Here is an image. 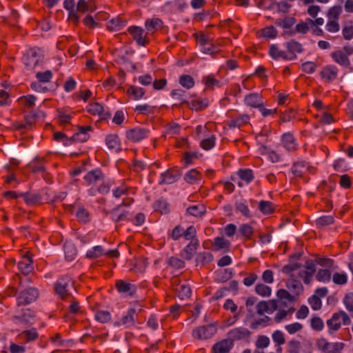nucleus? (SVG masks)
<instances>
[{"mask_svg":"<svg viewBox=\"0 0 353 353\" xmlns=\"http://www.w3.org/2000/svg\"><path fill=\"white\" fill-rule=\"evenodd\" d=\"M179 82L182 87L186 89H190L194 85V79L188 74L181 75L179 77Z\"/></svg>","mask_w":353,"mask_h":353,"instance_id":"79ce46f5","label":"nucleus"},{"mask_svg":"<svg viewBox=\"0 0 353 353\" xmlns=\"http://www.w3.org/2000/svg\"><path fill=\"white\" fill-rule=\"evenodd\" d=\"M306 270H301L299 273V276L303 279L304 283L309 285L313 278L315 272V267L313 263L307 264Z\"/></svg>","mask_w":353,"mask_h":353,"instance_id":"aec40b11","label":"nucleus"},{"mask_svg":"<svg viewBox=\"0 0 353 353\" xmlns=\"http://www.w3.org/2000/svg\"><path fill=\"white\" fill-rule=\"evenodd\" d=\"M70 288H74V282L68 276L60 278L54 284L55 292L61 299H64L69 295Z\"/></svg>","mask_w":353,"mask_h":353,"instance_id":"20e7f679","label":"nucleus"},{"mask_svg":"<svg viewBox=\"0 0 353 353\" xmlns=\"http://www.w3.org/2000/svg\"><path fill=\"white\" fill-rule=\"evenodd\" d=\"M202 82L205 83L206 88L212 89L214 87H221V84L219 81L216 79L213 75L204 77Z\"/></svg>","mask_w":353,"mask_h":353,"instance_id":"c03bdc74","label":"nucleus"},{"mask_svg":"<svg viewBox=\"0 0 353 353\" xmlns=\"http://www.w3.org/2000/svg\"><path fill=\"white\" fill-rule=\"evenodd\" d=\"M213 259V255L208 252L199 253L195 258L197 264L205 265L210 263Z\"/></svg>","mask_w":353,"mask_h":353,"instance_id":"4c0bfd02","label":"nucleus"},{"mask_svg":"<svg viewBox=\"0 0 353 353\" xmlns=\"http://www.w3.org/2000/svg\"><path fill=\"white\" fill-rule=\"evenodd\" d=\"M316 279L319 282L327 283L331 280V272L328 269H320L316 274Z\"/></svg>","mask_w":353,"mask_h":353,"instance_id":"ea45409f","label":"nucleus"},{"mask_svg":"<svg viewBox=\"0 0 353 353\" xmlns=\"http://www.w3.org/2000/svg\"><path fill=\"white\" fill-rule=\"evenodd\" d=\"M233 347V343L228 339L216 343L212 347V353H229Z\"/></svg>","mask_w":353,"mask_h":353,"instance_id":"2eb2a0df","label":"nucleus"},{"mask_svg":"<svg viewBox=\"0 0 353 353\" xmlns=\"http://www.w3.org/2000/svg\"><path fill=\"white\" fill-rule=\"evenodd\" d=\"M239 231L241 234L247 239H250L252 234H253V228L248 224H243L240 227Z\"/></svg>","mask_w":353,"mask_h":353,"instance_id":"774afa93","label":"nucleus"},{"mask_svg":"<svg viewBox=\"0 0 353 353\" xmlns=\"http://www.w3.org/2000/svg\"><path fill=\"white\" fill-rule=\"evenodd\" d=\"M127 94L134 99L139 100L143 97L145 90L142 88L131 85L128 89Z\"/></svg>","mask_w":353,"mask_h":353,"instance_id":"72a5a7b5","label":"nucleus"},{"mask_svg":"<svg viewBox=\"0 0 353 353\" xmlns=\"http://www.w3.org/2000/svg\"><path fill=\"white\" fill-rule=\"evenodd\" d=\"M259 208L262 213L265 214L274 211L272 203L268 201H261L259 203Z\"/></svg>","mask_w":353,"mask_h":353,"instance_id":"6e6d98bb","label":"nucleus"},{"mask_svg":"<svg viewBox=\"0 0 353 353\" xmlns=\"http://www.w3.org/2000/svg\"><path fill=\"white\" fill-rule=\"evenodd\" d=\"M110 214L112 219L116 222L124 220L126 216V212L120 211L119 207L114 208Z\"/></svg>","mask_w":353,"mask_h":353,"instance_id":"bf43d9fd","label":"nucleus"},{"mask_svg":"<svg viewBox=\"0 0 353 353\" xmlns=\"http://www.w3.org/2000/svg\"><path fill=\"white\" fill-rule=\"evenodd\" d=\"M32 263V260L30 258H26L24 260L18 263V269L23 274H28L33 270Z\"/></svg>","mask_w":353,"mask_h":353,"instance_id":"7c9ffc66","label":"nucleus"},{"mask_svg":"<svg viewBox=\"0 0 353 353\" xmlns=\"http://www.w3.org/2000/svg\"><path fill=\"white\" fill-rule=\"evenodd\" d=\"M87 110L92 114L99 115L101 117H105L106 114L104 112L103 107L99 103H92L87 107Z\"/></svg>","mask_w":353,"mask_h":353,"instance_id":"c756f323","label":"nucleus"},{"mask_svg":"<svg viewBox=\"0 0 353 353\" xmlns=\"http://www.w3.org/2000/svg\"><path fill=\"white\" fill-rule=\"evenodd\" d=\"M342 323L345 325L349 324L350 323L349 316L345 312L334 313L332 318L327 321L329 333L332 334L337 331L341 327Z\"/></svg>","mask_w":353,"mask_h":353,"instance_id":"7ed1b4c3","label":"nucleus"},{"mask_svg":"<svg viewBox=\"0 0 353 353\" xmlns=\"http://www.w3.org/2000/svg\"><path fill=\"white\" fill-rule=\"evenodd\" d=\"M162 21L158 18H153L145 21V26L148 31H154L162 27Z\"/></svg>","mask_w":353,"mask_h":353,"instance_id":"58836bf2","label":"nucleus"},{"mask_svg":"<svg viewBox=\"0 0 353 353\" xmlns=\"http://www.w3.org/2000/svg\"><path fill=\"white\" fill-rule=\"evenodd\" d=\"M128 187L123 183H122L119 187L112 190V194L114 197L119 199L122 196L125 195L128 193Z\"/></svg>","mask_w":353,"mask_h":353,"instance_id":"680f3d73","label":"nucleus"},{"mask_svg":"<svg viewBox=\"0 0 353 353\" xmlns=\"http://www.w3.org/2000/svg\"><path fill=\"white\" fill-rule=\"evenodd\" d=\"M308 301L311 307L314 310H318L321 309L322 302L321 301V299L319 297H317L316 295H313L312 297L309 299Z\"/></svg>","mask_w":353,"mask_h":353,"instance_id":"338daca9","label":"nucleus"},{"mask_svg":"<svg viewBox=\"0 0 353 353\" xmlns=\"http://www.w3.org/2000/svg\"><path fill=\"white\" fill-rule=\"evenodd\" d=\"M249 121L250 117L248 115L242 114L239 117L236 118L235 119L231 121L229 123V126L231 128H240L241 126L248 123Z\"/></svg>","mask_w":353,"mask_h":353,"instance_id":"a19ab883","label":"nucleus"},{"mask_svg":"<svg viewBox=\"0 0 353 353\" xmlns=\"http://www.w3.org/2000/svg\"><path fill=\"white\" fill-rule=\"evenodd\" d=\"M23 198L25 202L28 205H35L41 202V197L40 194L36 193L20 194Z\"/></svg>","mask_w":353,"mask_h":353,"instance_id":"473e14b6","label":"nucleus"},{"mask_svg":"<svg viewBox=\"0 0 353 353\" xmlns=\"http://www.w3.org/2000/svg\"><path fill=\"white\" fill-rule=\"evenodd\" d=\"M137 313L134 308L132 307L128 310L120 319L114 322V325L117 327H123L125 328L131 327L136 324Z\"/></svg>","mask_w":353,"mask_h":353,"instance_id":"423d86ee","label":"nucleus"},{"mask_svg":"<svg viewBox=\"0 0 353 353\" xmlns=\"http://www.w3.org/2000/svg\"><path fill=\"white\" fill-rule=\"evenodd\" d=\"M250 331L243 327H235L230 330L227 334L228 338L233 343L234 341L241 340L250 336Z\"/></svg>","mask_w":353,"mask_h":353,"instance_id":"f8f14e48","label":"nucleus"},{"mask_svg":"<svg viewBox=\"0 0 353 353\" xmlns=\"http://www.w3.org/2000/svg\"><path fill=\"white\" fill-rule=\"evenodd\" d=\"M105 143L109 149L115 152L121 150L119 137L117 134H109L106 137Z\"/></svg>","mask_w":353,"mask_h":353,"instance_id":"b1692460","label":"nucleus"},{"mask_svg":"<svg viewBox=\"0 0 353 353\" xmlns=\"http://www.w3.org/2000/svg\"><path fill=\"white\" fill-rule=\"evenodd\" d=\"M167 263L175 269H181L185 267L184 261L174 256L170 257L167 260Z\"/></svg>","mask_w":353,"mask_h":353,"instance_id":"4d7b16f0","label":"nucleus"},{"mask_svg":"<svg viewBox=\"0 0 353 353\" xmlns=\"http://www.w3.org/2000/svg\"><path fill=\"white\" fill-rule=\"evenodd\" d=\"M105 254V250L101 245L94 246L86 252V257L95 259Z\"/></svg>","mask_w":353,"mask_h":353,"instance_id":"2f4dec72","label":"nucleus"},{"mask_svg":"<svg viewBox=\"0 0 353 353\" xmlns=\"http://www.w3.org/2000/svg\"><path fill=\"white\" fill-rule=\"evenodd\" d=\"M217 332L216 323H213L206 325L197 327L192 331V336L200 341L208 340Z\"/></svg>","mask_w":353,"mask_h":353,"instance_id":"f03ea898","label":"nucleus"},{"mask_svg":"<svg viewBox=\"0 0 353 353\" xmlns=\"http://www.w3.org/2000/svg\"><path fill=\"white\" fill-rule=\"evenodd\" d=\"M39 296V291L34 288H30L21 291L17 296V306L28 305L36 299Z\"/></svg>","mask_w":353,"mask_h":353,"instance_id":"39448f33","label":"nucleus"},{"mask_svg":"<svg viewBox=\"0 0 353 353\" xmlns=\"http://www.w3.org/2000/svg\"><path fill=\"white\" fill-rule=\"evenodd\" d=\"M125 26V21L120 18H114L107 23V28L112 31H119Z\"/></svg>","mask_w":353,"mask_h":353,"instance_id":"f704fd0d","label":"nucleus"},{"mask_svg":"<svg viewBox=\"0 0 353 353\" xmlns=\"http://www.w3.org/2000/svg\"><path fill=\"white\" fill-rule=\"evenodd\" d=\"M200 49L203 53L207 54H213L219 52V49L212 43L211 40Z\"/></svg>","mask_w":353,"mask_h":353,"instance_id":"13d9d810","label":"nucleus"},{"mask_svg":"<svg viewBox=\"0 0 353 353\" xmlns=\"http://www.w3.org/2000/svg\"><path fill=\"white\" fill-rule=\"evenodd\" d=\"M149 131L144 128H136L126 132L127 138L132 141L139 142L148 137Z\"/></svg>","mask_w":353,"mask_h":353,"instance_id":"9d476101","label":"nucleus"},{"mask_svg":"<svg viewBox=\"0 0 353 353\" xmlns=\"http://www.w3.org/2000/svg\"><path fill=\"white\" fill-rule=\"evenodd\" d=\"M36 97L32 94L23 96L19 98L18 101L26 108H31L35 105Z\"/></svg>","mask_w":353,"mask_h":353,"instance_id":"8fccbe9b","label":"nucleus"},{"mask_svg":"<svg viewBox=\"0 0 353 353\" xmlns=\"http://www.w3.org/2000/svg\"><path fill=\"white\" fill-rule=\"evenodd\" d=\"M282 143L285 148L289 151H294L297 148V143L294 136L290 133H285L282 136Z\"/></svg>","mask_w":353,"mask_h":353,"instance_id":"5701e85b","label":"nucleus"},{"mask_svg":"<svg viewBox=\"0 0 353 353\" xmlns=\"http://www.w3.org/2000/svg\"><path fill=\"white\" fill-rule=\"evenodd\" d=\"M277 31L274 26H268L261 30V34L267 39H274L276 37Z\"/></svg>","mask_w":353,"mask_h":353,"instance_id":"052dcab7","label":"nucleus"},{"mask_svg":"<svg viewBox=\"0 0 353 353\" xmlns=\"http://www.w3.org/2000/svg\"><path fill=\"white\" fill-rule=\"evenodd\" d=\"M277 310V301L272 300L271 301L266 302L265 301H260L256 305V312L259 314H263L267 312L272 314L274 311Z\"/></svg>","mask_w":353,"mask_h":353,"instance_id":"ddd939ff","label":"nucleus"},{"mask_svg":"<svg viewBox=\"0 0 353 353\" xmlns=\"http://www.w3.org/2000/svg\"><path fill=\"white\" fill-rule=\"evenodd\" d=\"M175 290L181 299H185L190 296L192 292L190 285L186 283H179Z\"/></svg>","mask_w":353,"mask_h":353,"instance_id":"393cba45","label":"nucleus"},{"mask_svg":"<svg viewBox=\"0 0 353 353\" xmlns=\"http://www.w3.org/2000/svg\"><path fill=\"white\" fill-rule=\"evenodd\" d=\"M94 318L97 321L105 323L111 319V314L108 311L98 310L94 314Z\"/></svg>","mask_w":353,"mask_h":353,"instance_id":"09e8293b","label":"nucleus"},{"mask_svg":"<svg viewBox=\"0 0 353 353\" xmlns=\"http://www.w3.org/2000/svg\"><path fill=\"white\" fill-rule=\"evenodd\" d=\"M342 12V8L340 6H334L331 7L327 12V17L328 19L338 21Z\"/></svg>","mask_w":353,"mask_h":353,"instance_id":"a18cd8bd","label":"nucleus"},{"mask_svg":"<svg viewBox=\"0 0 353 353\" xmlns=\"http://www.w3.org/2000/svg\"><path fill=\"white\" fill-rule=\"evenodd\" d=\"M181 176L180 170L176 168L168 169L161 174V179L159 182L160 185L172 184L177 181Z\"/></svg>","mask_w":353,"mask_h":353,"instance_id":"6e6552de","label":"nucleus"},{"mask_svg":"<svg viewBox=\"0 0 353 353\" xmlns=\"http://www.w3.org/2000/svg\"><path fill=\"white\" fill-rule=\"evenodd\" d=\"M279 303L277 302V310L276 313L274 316V320L276 323H280L283 320L285 319L290 313H292L290 309H281L279 308Z\"/></svg>","mask_w":353,"mask_h":353,"instance_id":"de8ad7c7","label":"nucleus"},{"mask_svg":"<svg viewBox=\"0 0 353 353\" xmlns=\"http://www.w3.org/2000/svg\"><path fill=\"white\" fill-rule=\"evenodd\" d=\"M303 328V325L300 323L296 322L291 324L286 325L285 329L290 334H294L300 331Z\"/></svg>","mask_w":353,"mask_h":353,"instance_id":"69168bd1","label":"nucleus"},{"mask_svg":"<svg viewBox=\"0 0 353 353\" xmlns=\"http://www.w3.org/2000/svg\"><path fill=\"white\" fill-rule=\"evenodd\" d=\"M204 212L205 208L202 205H194L187 209V213L194 216H200Z\"/></svg>","mask_w":353,"mask_h":353,"instance_id":"864d4df0","label":"nucleus"},{"mask_svg":"<svg viewBox=\"0 0 353 353\" xmlns=\"http://www.w3.org/2000/svg\"><path fill=\"white\" fill-rule=\"evenodd\" d=\"M128 32L139 46H145L146 45V36L143 28L138 26H130L128 28Z\"/></svg>","mask_w":353,"mask_h":353,"instance_id":"9b49d317","label":"nucleus"},{"mask_svg":"<svg viewBox=\"0 0 353 353\" xmlns=\"http://www.w3.org/2000/svg\"><path fill=\"white\" fill-rule=\"evenodd\" d=\"M237 175L246 184L250 183L254 179L253 172L250 169H241L237 172Z\"/></svg>","mask_w":353,"mask_h":353,"instance_id":"e433bc0d","label":"nucleus"},{"mask_svg":"<svg viewBox=\"0 0 353 353\" xmlns=\"http://www.w3.org/2000/svg\"><path fill=\"white\" fill-rule=\"evenodd\" d=\"M200 145L205 150L213 148L216 143V137L214 134H208L205 137L200 139Z\"/></svg>","mask_w":353,"mask_h":353,"instance_id":"a878e982","label":"nucleus"},{"mask_svg":"<svg viewBox=\"0 0 353 353\" xmlns=\"http://www.w3.org/2000/svg\"><path fill=\"white\" fill-rule=\"evenodd\" d=\"M39 59L36 56L34 50H31L23 57L25 65L30 69L34 68L39 63Z\"/></svg>","mask_w":353,"mask_h":353,"instance_id":"cd10ccee","label":"nucleus"},{"mask_svg":"<svg viewBox=\"0 0 353 353\" xmlns=\"http://www.w3.org/2000/svg\"><path fill=\"white\" fill-rule=\"evenodd\" d=\"M321 77L326 81H332L336 79L338 70L334 65H327L321 71Z\"/></svg>","mask_w":353,"mask_h":353,"instance_id":"412c9836","label":"nucleus"},{"mask_svg":"<svg viewBox=\"0 0 353 353\" xmlns=\"http://www.w3.org/2000/svg\"><path fill=\"white\" fill-rule=\"evenodd\" d=\"M235 210L246 218L252 217V213L248 208V201L244 199L237 200L234 203Z\"/></svg>","mask_w":353,"mask_h":353,"instance_id":"6ab92c4d","label":"nucleus"},{"mask_svg":"<svg viewBox=\"0 0 353 353\" xmlns=\"http://www.w3.org/2000/svg\"><path fill=\"white\" fill-rule=\"evenodd\" d=\"M270 55L274 59H283L285 60H292L294 56L288 54L286 52L281 50L274 45H272L270 48Z\"/></svg>","mask_w":353,"mask_h":353,"instance_id":"a211bd4d","label":"nucleus"},{"mask_svg":"<svg viewBox=\"0 0 353 353\" xmlns=\"http://www.w3.org/2000/svg\"><path fill=\"white\" fill-rule=\"evenodd\" d=\"M244 103L246 105L259 108L263 103L262 97L258 93H250L244 99Z\"/></svg>","mask_w":353,"mask_h":353,"instance_id":"dca6fc26","label":"nucleus"},{"mask_svg":"<svg viewBox=\"0 0 353 353\" xmlns=\"http://www.w3.org/2000/svg\"><path fill=\"white\" fill-rule=\"evenodd\" d=\"M18 336L25 343H30L39 338V333L35 328H32L23 331Z\"/></svg>","mask_w":353,"mask_h":353,"instance_id":"4be33fe9","label":"nucleus"},{"mask_svg":"<svg viewBox=\"0 0 353 353\" xmlns=\"http://www.w3.org/2000/svg\"><path fill=\"white\" fill-rule=\"evenodd\" d=\"M287 288L292 290L296 293H299L303 290L302 284L300 281L294 279V278H290L287 281L286 283Z\"/></svg>","mask_w":353,"mask_h":353,"instance_id":"49530a36","label":"nucleus"},{"mask_svg":"<svg viewBox=\"0 0 353 353\" xmlns=\"http://www.w3.org/2000/svg\"><path fill=\"white\" fill-rule=\"evenodd\" d=\"M213 245L216 250H220L221 249L229 248L230 243L223 237H216L214 239Z\"/></svg>","mask_w":353,"mask_h":353,"instance_id":"3c124183","label":"nucleus"},{"mask_svg":"<svg viewBox=\"0 0 353 353\" xmlns=\"http://www.w3.org/2000/svg\"><path fill=\"white\" fill-rule=\"evenodd\" d=\"M199 247V240L195 239L187 245L182 250L181 256L186 260H191Z\"/></svg>","mask_w":353,"mask_h":353,"instance_id":"f3484780","label":"nucleus"},{"mask_svg":"<svg viewBox=\"0 0 353 353\" xmlns=\"http://www.w3.org/2000/svg\"><path fill=\"white\" fill-rule=\"evenodd\" d=\"M115 286L119 293L123 294L126 296H133L137 291V287L135 285L123 280H118L116 282Z\"/></svg>","mask_w":353,"mask_h":353,"instance_id":"1a4fd4ad","label":"nucleus"},{"mask_svg":"<svg viewBox=\"0 0 353 353\" xmlns=\"http://www.w3.org/2000/svg\"><path fill=\"white\" fill-rule=\"evenodd\" d=\"M154 208L162 214H165L169 211V204L166 200L161 199L154 203Z\"/></svg>","mask_w":353,"mask_h":353,"instance_id":"603ef678","label":"nucleus"},{"mask_svg":"<svg viewBox=\"0 0 353 353\" xmlns=\"http://www.w3.org/2000/svg\"><path fill=\"white\" fill-rule=\"evenodd\" d=\"M34 317V312L29 308L17 310L14 318L21 323H32Z\"/></svg>","mask_w":353,"mask_h":353,"instance_id":"4468645a","label":"nucleus"},{"mask_svg":"<svg viewBox=\"0 0 353 353\" xmlns=\"http://www.w3.org/2000/svg\"><path fill=\"white\" fill-rule=\"evenodd\" d=\"M332 281L336 285H345L347 282V275L345 272H336L332 276Z\"/></svg>","mask_w":353,"mask_h":353,"instance_id":"5fc2aeb1","label":"nucleus"},{"mask_svg":"<svg viewBox=\"0 0 353 353\" xmlns=\"http://www.w3.org/2000/svg\"><path fill=\"white\" fill-rule=\"evenodd\" d=\"M317 347L325 353H341L344 344L340 342L329 343L325 339H319L316 342Z\"/></svg>","mask_w":353,"mask_h":353,"instance_id":"0eeeda50","label":"nucleus"},{"mask_svg":"<svg viewBox=\"0 0 353 353\" xmlns=\"http://www.w3.org/2000/svg\"><path fill=\"white\" fill-rule=\"evenodd\" d=\"M201 174L196 169L188 171L184 176V180L190 184L199 183L201 180Z\"/></svg>","mask_w":353,"mask_h":353,"instance_id":"bb28decb","label":"nucleus"},{"mask_svg":"<svg viewBox=\"0 0 353 353\" xmlns=\"http://www.w3.org/2000/svg\"><path fill=\"white\" fill-rule=\"evenodd\" d=\"M331 56H332V58L333 59V60L336 63H337L341 65L346 66L350 64V61H349L347 57L341 50H336V51L332 52Z\"/></svg>","mask_w":353,"mask_h":353,"instance_id":"c85d7f7f","label":"nucleus"},{"mask_svg":"<svg viewBox=\"0 0 353 353\" xmlns=\"http://www.w3.org/2000/svg\"><path fill=\"white\" fill-rule=\"evenodd\" d=\"M85 185L90 186L88 190L90 196H95L99 193L101 194H108L112 186V182L105 179V174L100 169H94L89 171L83 176Z\"/></svg>","mask_w":353,"mask_h":353,"instance_id":"f257e3e1","label":"nucleus"},{"mask_svg":"<svg viewBox=\"0 0 353 353\" xmlns=\"http://www.w3.org/2000/svg\"><path fill=\"white\" fill-rule=\"evenodd\" d=\"M334 223V218L332 216H323L316 219V223L318 227H323Z\"/></svg>","mask_w":353,"mask_h":353,"instance_id":"e2e57ef3","label":"nucleus"},{"mask_svg":"<svg viewBox=\"0 0 353 353\" xmlns=\"http://www.w3.org/2000/svg\"><path fill=\"white\" fill-rule=\"evenodd\" d=\"M255 292L261 296L268 297L270 296L272 294V289L263 283H258L255 286Z\"/></svg>","mask_w":353,"mask_h":353,"instance_id":"37998d69","label":"nucleus"},{"mask_svg":"<svg viewBox=\"0 0 353 353\" xmlns=\"http://www.w3.org/2000/svg\"><path fill=\"white\" fill-rule=\"evenodd\" d=\"M327 31L332 33H335L339 31L340 26L336 20L328 19V21L325 26Z\"/></svg>","mask_w":353,"mask_h":353,"instance_id":"0e129e2a","label":"nucleus"},{"mask_svg":"<svg viewBox=\"0 0 353 353\" xmlns=\"http://www.w3.org/2000/svg\"><path fill=\"white\" fill-rule=\"evenodd\" d=\"M285 47L288 51L287 53L288 54H292L294 56V58L296 57V53H300L303 50L301 45L295 41H291L286 43Z\"/></svg>","mask_w":353,"mask_h":353,"instance_id":"c9c22d12","label":"nucleus"}]
</instances>
